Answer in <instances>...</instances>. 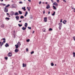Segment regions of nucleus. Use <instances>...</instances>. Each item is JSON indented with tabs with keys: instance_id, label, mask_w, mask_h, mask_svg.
<instances>
[{
	"instance_id": "864d4df0",
	"label": "nucleus",
	"mask_w": 75,
	"mask_h": 75,
	"mask_svg": "<svg viewBox=\"0 0 75 75\" xmlns=\"http://www.w3.org/2000/svg\"><path fill=\"white\" fill-rule=\"evenodd\" d=\"M52 3H54V1H51Z\"/></svg>"
},
{
	"instance_id": "a211bd4d",
	"label": "nucleus",
	"mask_w": 75,
	"mask_h": 75,
	"mask_svg": "<svg viewBox=\"0 0 75 75\" xmlns=\"http://www.w3.org/2000/svg\"><path fill=\"white\" fill-rule=\"evenodd\" d=\"M22 9L23 10H24V11H25V10H26V9H25V7H24V8L22 7Z\"/></svg>"
},
{
	"instance_id": "7ed1b4c3",
	"label": "nucleus",
	"mask_w": 75,
	"mask_h": 75,
	"mask_svg": "<svg viewBox=\"0 0 75 75\" xmlns=\"http://www.w3.org/2000/svg\"><path fill=\"white\" fill-rule=\"evenodd\" d=\"M46 8V9H49V8H50V6L49 4H47V6Z\"/></svg>"
},
{
	"instance_id": "69168bd1",
	"label": "nucleus",
	"mask_w": 75,
	"mask_h": 75,
	"mask_svg": "<svg viewBox=\"0 0 75 75\" xmlns=\"http://www.w3.org/2000/svg\"><path fill=\"white\" fill-rule=\"evenodd\" d=\"M53 0H51V1H52Z\"/></svg>"
},
{
	"instance_id": "f3484780",
	"label": "nucleus",
	"mask_w": 75,
	"mask_h": 75,
	"mask_svg": "<svg viewBox=\"0 0 75 75\" xmlns=\"http://www.w3.org/2000/svg\"><path fill=\"white\" fill-rule=\"evenodd\" d=\"M24 25L25 26V27H27V25H28V24H27V23H25Z\"/></svg>"
},
{
	"instance_id": "bf43d9fd",
	"label": "nucleus",
	"mask_w": 75,
	"mask_h": 75,
	"mask_svg": "<svg viewBox=\"0 0 75 75\" xmlns=\"http://www.w3.org/2000/svg\"><path fill=\"white\" fill-rule=\"evenodd\" d=\"M43 32H45V30H44Z\"/></svg>"
},
{
	"instance_id": "f03ea898",
	"label": "nucleus",
	"mask_w": 75,
	"mask_h": 75,
	"mask_svg": "<svg viewBox=\"0 0 75 75\" xmlns=\"http://www.w3.org/2000/svg\"><path fill=\"white\" fill-rule=\"evenodd\" d=\"M44 19L45 22H46L47 21V17H45L44 18Z\"/></svg>"
},
{
	"instance_id": "7c9ffc66",
	"label": "nucleus",
	"mask_w": 75,
	"mask_h": 75,
	"mask_svg": "<svg viewBox=\"0 0 75 75\" xmlns=\"http://www.w3.org/2000/svg\"><path fill=\"white\" fill-rule=\"evenodd\" d=\"M34 51H32V52H30L31 54H34Z\"/></svg>"
},
{
	"instance_id": "f704fd0d",
	"label": "nucleus",
	"mask_w": 75,
	"mask_h": 75,
	"mask_svg": "<svg viewBox=\"0 0 75 75\" xmlns=\"http://www.w3.org/2000/svg\"><path fill=\"white\" fill-rule=\"evenodd\" d=\"M63 23V24H66V23L64 22V21H63L62 22Z\"/></svg>"
},
{
	"instance_id": "f257e3e1",
	"label": "nucleus",
	"mask_w": 75,
	"mask_h": 75,
	"mask_svg": "<svg viewBox=\"0 0 75 75\" xmlns=\"http://www.w3.org/2000/svg\"><path fill=\"white\" fill-rule=\"evenodd\" d=\"M8 57H12V53L11 52H9L7 55Z\"/></svg>"
},
{
	"instance_id": "2f4dec72",
	"label": "nucleus",
	"mask_w": 75,
	"mask_h": 75,
	"mask_svg": "<svg viewBox=\"0 0 75 75\" xmlns=\"http://www.w3.org/2000/svg\"><path fill=\"white\" fill-rule=\"evenodd\" d=\"M30 39H27L26 40L27 42H30Z\"/></svg>"
},
{
	"instance_id": "a878e982",
	"label": "nucleus",
	"mask_w": 75,
	"mask_h": 75,
	"mask_svg": "<svg viewBox=\"0 0 75 75\" xmlns=\"http://www.w3.org/2000/svg\"><path fill=\"white\" fill-rule=\"evenodd\" d=\"M49 31H52V29L50 28L49 30Z\"/></svg>"
},
{
	"instance_id": "c85d7f7f",
	"label": "nucleus",
	"mask_w": 75,
	"mask_h": 75,
	"mask_svg": "<svg viewBox=\"0 0 75 75\" xmlns=\"http://www.w3.org/2000/svg\"><path fill=\"white\" fill-rule=\"evenodd\" d=\"M9 6H10V4H8L6 6V7H9Z\"/></svg>"
},
{
	"instance_id": "6e6d98bb",
	"label": "nucleus",
	"mask_w": 75,
	"mask_h": 75,
	"mask_svg": "<svg viewBox=\"0 0 75 75\" xmlns=\"http://www.w3.org/2000/svg\"><path fill=\"white\" fill-rule=\"evenodd\" d=\"M28 8H28V7H27V9H28Z\"/></svg>"
},
{
	"instance_id": "37998d69",
	"label": "nucleus",
	"mask_w": 75,
	"mask_h": 75,
	"mask_svg": "<svg viewBox=\"0 0 75 75\" xmlns=\"http://www.w3.org/2000/svg\"><path fill=\"white\" fill-rule=\"evenodd\" d=\"M2 5H3L4 6H6V4H2Z\"/></svg>"
},
{
	"instance_id": "dca6fc26",
	"label": "nucleus",
	"mask_w": 75,
	"mask_h": 75,
	"mask_svg": "<svg viewBox=\"0 0 75 75\" xmlns=\"http://www.w3.org/2000/svg\"><path fill=\"white\" fill-rule=\"evenodd\" d=\"M18 12H19V14H22L23 13L22 12H21V11H18Z\"/></svg>"
},
{
	"instance_id": "c9c22d12",
	"label": "nucleus",
	"mask_w": 75,
	"mask_h": 75,
	"mask_svg": "<svg viewBox=\"0 0 75 75\" xmlns=\"http://www.w3.org/2000/svg\"><path fill=\"white\" fill-rule=\"evenodd\" d=\"M73 38L74 39V41H75V37L74 36L73 37Z\"/></svg>"
},
{
	"instance_id": "aec40b11",
	"label": "nucleus",
	"mask_w": 75,
	"mask_h": 75,
	"mask_svg": "<svg viewBox=\"0 0 75 75\" xmlns=\"http://www.w3.org/2000/svg\"><path fill=\"white\" fill-rule=\"evenodd\" d=\"M73 57H75V52H73Z\"/></svg>"
},
{
	"instance_id": "c756f323",
	"label": "nucleus",
	"mask_w": 75,
	"mask_h": 75,
	"mask_svg": "<svg viewBox=\"0 0 75 75\" xmlns=\"http://www.w3.org/2000/svg\"><path fill=\"white\" fill-rule=\"evenodd\" d=\"M59 30H61V26H59Z\"/></svg>"
},
{
	"instance_id": "774afa93",
	"label": "nucleus",
	"mask_w": 75,
	"mask_h": 75,
	"mask_svg": "<svg viewBox=\"0 0 75 75\" xmlns=\"http://www.w3.org/2000/svg\"><path fill=\"white\" fill-rule=\"evenodd\" d=\"M24 1H25V0Z\"/></svg>"
},
{
	"instance_id": "de8ad7c7",
	"label": "nucleus",
	"mask_w": 75,
	"mask_h": 75,
	"mask_svg": "<svg viewBox=\"0 0 75 75\" xmlns=\"http://www.w3.org/2000/svg\"><path fill=\"white\" fill-rule=\"evenodd\" d=\"M35 32V31H33V34H34V33Z\"/></svg>"
},
{
	"instance_id": "79ce46f5",
	"label": "nucleus",
	"mask_w": 75,
	"mask_h": 75,
	"mask_svg": "<svg viewBox=\"0 0 75 75\" xmlns=\"http://www.w3.org/2000/svg\"><path fill=\"white\" fill-rule=\"evenodd\" d=\"M63 1L65 2V3H66V1H65V0H63Z\"/></svg>"
},
{
	"instance_id": "09e8293b",
	"label": "nucleus",
	"mask_w": 75,
	"mask_h": 75,
	"mask_svg": "<svg viewBox=\"0 0 75 75\" xmlns=\"http://www.w3.org/2000/svg\"><path fill=\"white\" fill-rule=\"evenodd\" d=\"M28 1H29V2H31V0H28Z\"/></svg>"
},
{
	"instance_id": "412c9836",
	"label": "nucleus",
	"mask_w": 75,
	"mask_h": 75,
	"mask_svg": "<svg viewBox=\"0 0 75 75\" xmlns=\"http://www.w3.org/2000/svg\"><path fill=\"white\" fill-rule=\"evenodd\" d=\"M51 66L52 67V66H54V64L53 62H52L51 63Z\"/></svg>"
},
{
	"instance_id": "bb28decb",
	"label": "nucleus",
	"mask_w": 75,
	"mask_h": 75,
	"mask_svg": "<svg viewBox=\"0 0 75 75\" xmlns=\"http://www.w3.org/2000/svg\"><path fill=\"white\" fill-rule=\"evenodd\" d=\"M20 18H24V16H22L20 17Z\"/></svg>"
},
{
	"instance_id": "393cba45",
	"label": "nucleus",
	"mask_w": 75,
	"mask_h": 75,
	"mask_svg": "<svg viewBox=\"0 0 75 75\" xmlns=\"http://www.w3.org/2000/svg\"><path fill=\"white\" fill-rule=\"evenodd\" d=\"M18 25H19V27H21V26L23 25L22 24L20 25V24H18Z\"/></svg>"
},
{
	"instance_id": "a18cd8bd",
	"label": "nucleus",
	"mask_w": 75,
	"mask_h": 75,
	"mask_svg": "<svg viewBox=\"0 0 75 75\" xmlns=\"http://www.w3.org/2000/svg\"><path fill=\"white\" fill-rule=\"evenodd\" d=\"M43 14H45V11H43Z\"/></svg>"
},
{
	"instance_id": "4c0bfd02",
	"label": "nucleus",
	"mask_w": 75,
	"mask_h": 75,
	"mask_svg": "<svg viewBox=\"0 0 75 75\" xmlns=\"http://www.w3.org/2000/svg\"><path fill=\"white\" fill-rule=\"evenodd\" d=\"M31 8H29L28 9V11H30V9Z\"/></svg>"
},
{
	"instance_id": "ea45409f",
	"label": "nucleus",
	"mask_w": 75,
	"mask_h": 75,
	"mask_svg": "<svg viewBox=\"0 0 75 75\" xmlns=\"http://www.w3.org/2000/svg\"><path fill=\"white\" fill-rule=\"evenodd\" d=\"M57 3H59V0H57Z\"/></svg>"
},
{
	"instance_id": "8fccbe9b",
	"label": "nucleus",
	"mask_w": 75,
	"mask_h": 75,
	"mask_svg": "<svg viewBox=\"0 0 75 75\" xmlns=\"http://www.w3.org/2000/svg\"><path fill=\"white\" fill-rule=\"evenodd\" d=\"M48 14H50V11H49V12L48 13Z\"/></svg>"
},
{
	"instance_id": "e433bc0d",
	"label": "nucleus",
	"mask_w": 75,
	"mask_h": 75,
	"mask_svg": "<svg viewBox=\"0 0 75 75\" xmlns=\"http://www.w3.org/2000/svg\"><path fill=\"white\" fill-rule=\"evenodd\" d=\"M19 3L20 4H23V2L22 1H20L19 2Z\"/></svg>"
},
{
	"instance_id": "0eeeda50",
	"label": "nucleus",
	"mask_w": 75,
	"mask_h": 75,
	"mask_svg": "<svg viewBox=\"0 0 75 75\" xmlns=\"http://www.w3.org/2000/svg\"><path fill=\"white\" fill-rule=\"evenodd\" d=\"M19 51V50H18L17 49H16L15 50V52H18Z\"/></svg>"
},
{
	"instance_id": "4d7b16f0",
	"label": "nucleus",
	"mask_w": 75,
	"mask_h": 75,
	"mask_svg": "<svg viewBox=\"0 0 75 75\" xmlns=\"http://www.w3.org/2000/svg\"><path fill=\"white\" fill-rule=\"evenodd\" d=\"M19 23H21V21H19Z\"/></svg>"
},
{
	"instance_id": "0e129e2a",
	"label": "nucleus",
	"mask_w": 75,
	"mask_h": 75,
	"mask_svg": "<svg viewBox=\"0 0 75 75\" xmlns=\"http://www.w3.org/2000/svg\"><path fill=\"white\" fill-rule=\"evenodd\" d=\"M56 64H55V66H56Z\"/></svg>"
},
{
	"instance_id": "a19ab883",
	"label": "nucleus",
	"mask_w": 75,
	"mask_h": 75,
	"mask_svg": "<svg viewBox=\"0 0 75 75\" xmlns=\"http://www.w3.org/2000/svg\"><path fill=\"white\" fill-rule=\"evenodd\" d=\"M26 51H27V52L28 51V48H26Z\"/></svg>"
},
{
	"instance_id": "338daca9",
	"label": "nucleus",
	"mask_w": 75,
	"mask_h": 75,
	"mask_svg": "<svg viewBox=\"0 0 75 75\" xmlns=\"http://www.w3.org/2000/svg\"><path fill=\"white\" fill-rule=\"evenodd\" d=\"M9 17H10V16H9Z\"/></svg>"
},
{
	"instance_id": "20e7f679",
	"label": "nucleus",
	"mask_w": 75,
	"mask_h": 75,
	"mask_svg": "<svg viewBox=\"0 0 75 75\" xmlns=\"http://www.w3.org/2000/svg\"><path fill=\"white\" fill-rule=\"evenodd\" d=\"M4 11H5V13H7V12H8V9H7V8H6V7H5V10Z\"/></svg>"
},
{
	"instance_id": "cd10ccee",
	"label": "nucleus",
	"mask_w": 75,
	"mask_h": 75,
	"mask_svg": "<svg viewBox=\"0 0 75 75\" xmlns=\"http://www.w3.org/2000/svg\"><path fill=\"white\" fill-rule=\"evenodd\" d=\"M5 59H6V60H7V59H8V57H5Z\"/></svg>"
},
{
	"instance_id": "2eb2a0df",
	"label": "nucleus",
	"mask_w": 75,
	"mask_h": 75,
	"mask_svg": "<svg viewBox=\"0 0 75 75\" xmlns=\"http://www.w3.org/2000/svg\"><path fill=\"white\" fill-rule=\"evenodd\" d=\"M15 46L16 47V48L17 49V48H18V47L19 46L18 45H15Z\"/></svg>"
},
{
	"instance_id": "052dcab7",
	"label": "nucleus",
	"mask_w": 75,
	"mask_h": 75,
	"mask_svg": "<svg viewBox=\"0 0 75 75\" xmlns=\"http://www.w3.org/2000/svg\"><path fill=\"white\" fill-rule=\"evenodd\" d=\"M42 3H43V4H44V2H42Z\"/></svg>"
},
{
	"instance_id": "473e14b6",
	"label": "nucleus",
	"mask_w": 75,
	"mask_h": 75,
	"mask_svg": "<svg viewBox=\"0 0 75 75\" xmlns=\"http://www.w3.org/2000/svg\"><path fill=\"white\" fill-rule=\"evenodd\" d=\"M28 28L29 30H31V28L30 27H28Z\"/></svg>"
},
{
	"instance_id": "6e6552de",
	"label": "nucleus",
	"mask_w": 75,
	"mask_h": 75,
	"mask_svg": "<svg viewBox=\"0 0 75 75\" xmlns=\"http://www.w3.org/2000/svg\"><path fill=\"white\" fill-rule=\"evenodd\" d=\"M2 39L3 40H4L3 41L4 43H5L6 42V39L5 38H2Z\"/></svg>"
},
{
	"instance_id": "f8f14e48",
	"label": "nucleus",
	"mask_w": 75,
	"mask_h": 75,
	"mask_svg": "<svg viewBox=\"0 0 75 75\" xmlns=\"http://www.w3.org/2000/svg\"><path fill=\"white\" fill-rule=\"evenodd\" d=\"M22 30H23V31H24V30H25L26 29V27L24 28V27H23L22 28Z\"/></svg>"
},
{
	"instance_id": "1a4fd4ad",
	"label": "nucleus",
	"mask_w": 75,
	"mask_h": 75,
	"mask_svg": "<svg viewBox=\"0 0 75 75\" xmlns=\"http://www.w3.org/2000/svg\"><path fill=\"white\" fill-rule=\"evenodd\" d=\"M26 66H27L26 64H24V63L23 64V67H26Z\"/></svg>"
},
{
	"instance_id": "4be33fe9",
	"label": "nucleus",
	"mask_w": 75,
	"mask_h": 75,
	"mask_svg": "<svg viewBox=\"0 0 75 75\" xmlns=\"http://www.w3.org/2000/svg\"><path fill=\"white\" fill-rule=\"evenodd\" d=\"M55 11H54V13L53 14H52V16H55Z\"/></svg>"
},
{
	"instance_id": "603ef678",
	"label": "nucleus",
	"mask_w": 75,
	"mask_h": 75,
	"mask_svg": "<svg viewBox=\"0 0 75 75\" xmlns=\"http://www.w3.org/2000/svg\"><path fill=\"white\" fill-rule=\"evenodd\" d=\"M6 14H7V15H9V14H8V13H7Z\"/></svg>"
},
{
	"instance_id": "72a5a7b5",
	"label": "nucleus",
	"mask_w": 75,
	"mask_h": 75,
	"mask_svg": "<svg viewBox=\"0 0 75 75\" xmlns=\"http://www.w3.org/2000/svg\"><path fill=\"white\" fill-rule=\"evenodd\" d=\"M3 44H3V42H2L1 45V47H2V45H3Z\"/></svg>"
},
{
	"instance_id": "3c124183",
	"label": "nucleus",
	"mask_w": 75,
	"mask_h": 75,
	"mask_svg": "<svg viewBox=\"0 0 75 75\" xmlns=\"http://www.w3.org/2000/svg\"><path fill=\"white\" fill-rule=\"evenodd\" d=\"M0 1H3V0H0Z\"/></svg>"
},
{
	"instance_id": "ddd939ff",
	"label": "nucleus",
	"mask_w": 75,
	"mask_h": 75,
	"mask_svg": "<svg viewBox=\"0 0 75 75\" xmlns=\"http://www.w3.org/2000/svg\"><path fill=\"white\" fill-rule=\"evenodd\" d=\"M5 46L6 47H9V45H8V43H6V44L5 45Z\"/></svg>"
},
{
	"instance_id": "e2e57ef3",
	"label": "nucleus",
	"mask_w": 75,
	"mask_h": 75,
	"mask_svg": "<svg viewBox=\"0 0 75 75\" xmlns=\"http://www.w3.org/2000/svg\"><path fill=\"white\" fill-rule=\"evenodd\" d=\"M72 9H74V8L73 7V8H72Z\"/></svg>"
},
{
	"instance_id": "5701e85b",
	"label": "nucleus",
	"mask_w": 75,
	"mask_h": 75,
	"mask_svg": "<svg viewBox=\"0 0 75 75\" xmlns=\"http://www.w3.org/2000/svg\"><path fill=\"white\" fill-rule=\"evenodd\" d=\"M5 19L6 20H10V18H6Z\"/></svg>"
},
{
	"instance_id": "58836bf2",
	"label": "nucleus",
	"mask_w": 75,
	"mask_h": 75,
	"mask_svg": "<svg viewBox=\"0 0 75 75\" xmlns=\"http://www.w3.org/2000/svg\"><path fill=\"white\" fill-rule=\"evenodd\" d=\"M42 2L41 1H40L39 2V4H41V3Z\"/></svg>"
},
{
	"instance_id": "680f3d73",
	"label": "nucleus",
	"mask_w": 75,
	"mask_h": 75,
	"mask_svg": "<svg viewBox=\"0 0 75 75\" xmlns=\"http://www.w3.org/2000/svg\"><path fill=\"white\" fill-rule=\"evenodd\" d=\"M0 44H1V42H0Z\"/></svg>"
},
{
	"instance_id": "9d476101",
	"label": "nucleus",
	"mask_w": 75,
	"mask_h": 75,
	"mask_svg": "<svg viewBox=\"0 0 75 75\" xmlns=\"http://www.w3.org/2000/svg\"><path fill=\"white\" fill-rule=\"evenodd\" d=\"M14 15L15 16H18V15H19V14H18V13L16 12L15 13Z\"/></svg>"
},
{
	"instance_id": "4468645a",
	"label": "nucleus",
	"mask_w": 75,
	"mask_h": 75,
	"mask_svg": "<svg viewBox=\"0 0 75 75\" xmlns=\"http://www.w3.org/2000/svg\"><path fill=\"white\" fill-rule=\"evenodd\" d=\"M17 45H18V46L19 45H21V43L20 42H18L17 44Z\"/></svg>"
},
{
	"instance_id": "39448f33",
	"label": "nucleus",
	"mask_w": 75,
	"mask_h": 75,
	"mask_svg": "<svg viewBox=\"0 0 75 75\" xmlns=\"http://www.w3.org/2000/svg\"><path fill=\"white\" fill-rule=\"evenodd\" d=\"M53 5H54L55 6H58V4L57 3H56V2H54V3L53 4Z\"/></svg>"
},
{
	"instance_id": "5fc2aeb1",
	"label": "nucleus",
	"mask_w": 75,
	"mask_h": 75,
	"mask_svg": "<svg viewBox=\"0 0 75 75\" xmlns=\"http://www.w3.org/2000/svg\"><path fill=\"white\" fill-rule=\"evenodd\" d=\"M45 4H48V3H47V2H46Z\"/></svg>"
},
{
	"instance_id": "423d86ee",
	"label": "nucleus",
	"mask_w": 75,
	"mask_h": 75,
	"mask_svg": "<svg viewBox=\"0 0 75 75\" xmlns=\"http://www.w3.org/2000/svg\"><path fill=\"white\" fill-rule=\"evenodd\" d=\"M20 17H19V16H16V20H19V18Z\"/></svg>"
},
{
	"instance_id": "13d9d810",
	"label": "nucleus",
	"mask_w": 75,
	"mask_h": 75,
	"mask_svg": "<svg viewBox=\"0 0 75 75\" xmlns=\"http://www.w3.org/2000/svg\"><path fill=\"white\" fill-rule=\"evenodd\" d=\"M74 10H75V8H74ZM74 12H75V10L74 11Z\"/></svg>"
},
{
	"instance_id": "49530a36",
	"label": "nucleus",
	"mask_w": 75,
	"mask_h": 75,
	"mask_svg": "<svg viewBox=\"0 0 75 75\" xmlns=\"http://www.w3.org/2000/svg\"><path fill=\"white\" fill-rule=\"evenodd\" d=\"M62 19H61V20L60 21V22L62 23Z\"/></svg>"
},
{
	"instance_id": "6ab92c4d",
	"label": "nucleus",
	"mask_w": 75,
	"mask_h": 75,
	"mask_svg": "<svg viewBox=\"0 0 75 75\" xmlns=\"http://www.w3.org/2000/svg\"><path fill=\"white\" fill-rule=\"evenodd\" d=\"M53 9L57 10V8H56V7H55L54 6H53Z\"/></svg>"
},
{
	"instance_id": "c03bdc74",
	"label": "nucleus",
	"mask_w": 75,
	"mask_h": 75,
	"mask_svg": "<svg viewBox=\"0 0 75 75\" xmlns=\"http://www.w3.org/2000/svg\"><path fill=\"white\" fill-rule=\"evenodd\" d=\"M64 21L65 23H67V21L65 20H64Z\"/></svg>"
},
{
	"instance_id": "9b49d317",
	"label": "nucleus",
	"mask_w": 75,
	"mask_h": 75,
	"mask_svg": "<svg viewBox=\"0 0 75 75\" xmlns=\"http://www.w3.org/2000/svg\"><path fill=\"white\" fill-rule=\"evenodd\" d=\"M27 14H28V12L27 11H26L25 12V17H26V16H27Z\"/></svg>"
},
{
	"instance_id": "b1692460",
	"label": "nucleus",
	"mask_w": 75,
	"mask_h": 75,
	"mask_svg": "<svg viewBox=\"0 0 75 75\" xmlns=\"http://www.w3.org/2000/svg\"><path fill=\"white\" fill-rule=\"evenodd\" d=\"M59 26H61V25H62V23H59Z\"/></svg>"
}]
</instances>
